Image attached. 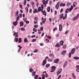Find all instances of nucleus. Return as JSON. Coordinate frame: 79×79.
I'll use <instances>...</instances> for the list:
<instances>
[{
  "instance_id": "obj_1",
  "label": "nucleus",
  "mask_w": 79,
  "mask_h": 79,
  "mask_svg": "<svg viewBox=\"0 0 79 79\" xmlns=\"http://www.w3.org/2000/svg\"><path fill=\"white\" fill-rule=\"evenodd\" d=\"M75 51H76V49H75V48H73L71 50V52H70L69 54V58H71V54L72 55L74 54V52H75Z\"/></svg>"
},
{
  "instance_id": "obj_2",
  "label": "nucleus",
  "mask_w": 79,
  "mask_h": 79,
  "mask_svg": "<svg viewBox=\"0 0 79 79\" xmlns=\"http://www.w3.org/2000/svg\"><path fill=\"white\" fill-rule=\"evenodd\" d=\"M79 14L78 15H77V16L76 17H74L72 19V20L73 21H75L76 19H77L79 18Z\"/></svg>"
},
{
  "instance_id": "obj_3",
  "label": "nucleus",
  "mask_w": 79,
  "mask_h": 79,
  "mask_svg": "<svg viewBox=\"0 0 79 79\" xmlns=\"http://www.w3.org/2000/svg\"><path fill=\"white\" fill-rule=\"evenodd\" d=\"M52 70L51 71L52 73H53V72H54L55 69H56V67L55 66H53L52 67Z\"/></svg>"
},
{
  "instance_id": "obj_4",
  "label": "nucleus",
  "mask_w": 79,
  "mask_h": 79,
  "mask_svg": "<svg viewBox=\"0 0 79 79\" xmlns=\"http://www.w3.org/2000/svg\"><path fill=\"white\" fill-rule=\"evenodd\" d=\"M60 2H59L57 3V4L56 6V8L57 10H58V8H59V6H60Z\"/></svg>"
},
{
  "instance_id": "obj_5",
  "label": "nucleus",
  "mask_w": 79,
  "mask_h": 79,
  "mask_svg": "<svg viewBox=\"0 0 79 79\" xmlns=\"http://www.w3.org/2000/svg\"><path fill=\"white\" fill-rule=\"evenodd\" d=\"M46 63H47V59H45L43 60V64H42V66H44V65H45Z\"/></svg>"
},
{
  "instance_id": "obj_6",
  "label": "nucleus",
  "mask_w": 79,
  "mask_h": 79,
  "mask_svg": "<svg viewBox=\"0 0 79 79\" xmlns=\"http://www.w3.org/2000/svg\"><path fill=\"white\" fill-rule=\"evenodd\" d=\"M42 20L43 23L44 24H45V21H46V19H45V18H44V17H42Z\"/></svg>"
},
{
  "instance_id": "obj_7",
  "label": "nucleus",
  "mask_w": 79,
  "mask_h": 79,
  "mask_svg": "<svg viewBox=\"0 0 79 79\" xmlns=\"http://www.w3.org/2000/svg\"><path fill=\"white\" fill-rule=\"evenodd\" d=\"M71 10L70 9H66V10H65V13L66 14H67V13H68L70 12V11H71Z\"/></svg>"
},
{
  "instance_id": "obj_8",
  "label": "nucleus",
  "mask_w": 79,
  "mask_h": 79,
  "mask_svg": "<svg viewBox=\"0 0 79 79\" xmlns=\"http://www.w3.org/2000/svg\"><path fill=\"white\" fill-rule=\"evenodd\" d=\"M59 27L60 31H61L62 30V25H61V24H60L59 25Z\"/></svg>"
},
{
  "instance_id": "obj_9",
  "label": "nucleus",
  "mask_w": 79,
  "mask_h": 79,
  "mask_svg": "<svg viewBox=\"0 0 79 79\" xmlns=\"http://www.w3.org/2000/svg\"><path fill=\"white\" fill-rule=\"evenodd\" d=\"M58 61H59V59H56L54 60V63H58Z\"/></svg>"
},
{
  "instance_id": "obj_10",
  "label": "nucleus",
  "mask_w": 79,
  "mask_h": 79,
  "mask_svg": "<svg viewBox=\"0 0 79 79\" xmlns=\"http://www.w3.org/2000/svg\"><path fill=\"white\" fill-rule=\"evenodd\" d=\"M42 2L43 3V4L44 5V6L45 7L46 6V1L45 0H43Z\"/></svg>"
},
{
  "instance_id": "obj_11",
  "label": "nucleus",
  "mask_w": 79,
  "mask_h": 79,
  "mask_svg": "<svg viewBox=\"0 0 79 79\" xmlns=\"http://www.w3.org/2000/svg\"><path fill=\"white\" fill-rule=\"evenodd\" d=\"M18 47H19V48L18 51V53H19V52H20V51L21 50V49L22 48V47H21V46L20 45H18Z\"/></svg>"
},
{
  "instance_id": "obj_12",
  "label": "nucleus",
  "mask_w": 79,
  "mask_h": 79,
  "mask_svg": "<svg viewBox=\"0 0 79 79\" xmlns=\"http://www.w3.org/2000/svg\"><path fill=\"white\" fill-rule=\"evenodd\" d=\"M13 24L15 26H17V24H18V22L16 21L14 22L13 23Z\"/></svg>"
},
{
  "instance_id": "obj_13",
  "label": "nucleus",
  "mask_w": 79,
  "mask_h": 79,
  "mask_svg": "<svg viewBox=\"0 0 79 79\" xmlns=\"http://www.w3.org/2000/svg\"><path fill=\"white\" fill-rule=\"evenodd\" d=\"M49 56L52 58H54L55 57V55L52 54H50L49 55Z\"/></svg>"
},
{
  "instance_id": "obj_14",
  "label": "nucleus",
  "mask_w": 79,
  "mask_h": 79,
  "mask_svg": "<svg viewBox=\"0 0 79 79\" xmlns=\"http://www.w3.org/2000/svg\"><path fill=\"white\" fill-rule=\"evenodd\" d=\"M66 51H63L61 53V55H65L66 54Z\"/></svg>"
},
{
  "instance_id": "obj_15",
  "label": "nucleus",
  "mask_w": 79,
  "mask_h": 79,
  "mask_svg": "<svg viewBox=\"0 0 79 79\" xmlns=\"http://www.w3.org/2000/svg\"><path fill=\"white\" fill-rule=\"evenodd\" d=\"M63 17V14H62L60 16L59 19L61 20V19H62V18Z\"/></svg>"
},
{
  "instance_id": "obj_16",
  "label": "nucleus",
  "mask_w": 79,
  "mask_h": 79,
  "mask_svg": "<svg viewBox=\"0 0 79 79\" xmlns=\"http://www.w3.org/2000/svg\"><path fill=\"white\" fill-rule=\"evenodd\" d=\"M47 13H46V11L45 10H44L43 12V14L44 15H45V16H47V15L46 14Z\"/></svg>"
},
{
  "instance_id": "obj_17",
  "label": "nucleus",
  "mask_w": 79,
  "mask_h": 79,
  "mask_svg": "<svg viewBox=\"0 0 79 79\" xmlns=\"http://www.w3.org/2000/svg\"><path fill=\"white\" fill-rule=\"evenodd\" d=\"M67 64H68V61H65L64 65V68L66 67V66L67 65Z\"/></svg>"
},
{
  "instance_id": "obj_18",
  "label": "nucleus",
  "mask_w": 79,
  "mask_h": 79,
  "mask_svg": "<svg viewBox=\"0 0 79 79\" xmlns=\"http://www.w3.org/2000/svg\"><path fill=\"white\" fill-rule=\"evenodd\" d=\"M35 73H36V72L33 71L32 72V73L31 74L32 76L34 77V76H35Z\"/></svg>"
},
{
  "instance_id": "obj_19",
  "label": "nucleus",
  "mask_w": 79,
  "mask_h": 79,
  "mask_svg": "<svg viewBox=\"0 0 79 79\" xmlns=\"http://www.w3.org/2000/svg\"><path fill=\"white\" fill-rule=\"evenodd\" d=\"M20 26H24V23H23V22H20Z\"/></svg>"
},
{
  "instance_id": "obj_20",
  "label": "nucleus",
  "mask_w": 79,
  "mask_h": 79,
  "mask_svg": "<svg viewBox=\"0 0 79 79\" xmlns=\"http://www.w3.org/2000/svg\"><path fill=\"white\" fill-rule=\"evenodd\" d=\"M38 11H37V10L36 9H35L33 11V13H38Z\"/></svg>"
},
{
  "instance_id": "obj_21",
  "label": "nucleus",
  "mask_w": 79,
  "mask_h": 79,
  "mask_svg": "<svg viewBox=\"0 0 79 79\" xmlns=\"http://www.w3.org/2000/svg\"><path fill=\"white\" fill-rule=\"evenodd\" d=\"M18 42L19 43H21L22 42V39L21 38H20L19 39Z\"/></svg>"
},
{
  "instance_id": "obj_22",
  "label": "nucleus",
  "mask_w": 79,
  "mask_h": 79,
  "mask_svg": "<svg viewBox=\"0 0 79 79\" xmlns=\"http://www.w3.org/2000/svg\"><path fill=\"white\" fill-rule=\"evenodd\" d=\"M67 17V14H66L65 15V16L63 17L62 18L63 19H65Z\"/></svg>"
},
{
  "instance_id": "obj_23",
  "label": "nucleus",
  "mask_w": 79,
  "mask_h": 79,
  "mask_svg": "<svg viewBox=\"0 0 79 79\" xmlns=\"http://www.w3.org/2000/svg\"><path fill=\"white\" fill-rule=\"evenodd\" d=\"M47 10L48 12H50V7H48L47 9Z\"/></svg>"
},
{
  "instance_id": "obj_24",
  "label": "nucleus",
  "mask_w": 79,
  "mask_h": 79,
  "mask_svg": "<svg viewBox=\"0 0 79 79\" xmlns=\"http://www.w3.org/2000/svg\"><path fill=\"white\" fill-rule=\"evenodd\" d=\"M24 42L25 43L28 42V40L27 39V38H25L24 39Z\"/></svg>"
},
{
  "instance_id": "obj_25",
  "label": "nucleus",
  "mask_w": 79,
  "mask_h": 79,
  "mask_svg": "<svg viewBox=\"0 0 79 79\" xmlns=\"http://www.w3.org/2000/svg\"><path fill=\"white\" fill-rule=\"evenodd\" d=\"M63 43H64V41H60V44L61 45H63Z\"/></svg>"
},
{
  "instance_id": "obj_26",
  "label": "nucleus",
  "mask_w": 79,
  "mask_h": 79,
  "mask_svg": "<svg viewBox=\"0 0 79 79\" xmlns=\"http://www.w3.org/2000/svg\"><path fill=\"white\" fill-rule=\"evenodd\" d=\"M41 11V7H39L38 8V12H39V11Z\"/></svg>"
},
{
  "instance_id": "obj_27",
  "label": "nucleus",
  "mask_w": 79,
  "mask_h": 79,
  "mask_svg": "<svg viewBox=\"0 0 79 79\" xmlns=\"http://www.w3.org/2000/svg\"><path fill=\"white\" fill-rule=\"evenodd\" d=\"M74 59L75 60H79V57L77 56H75L74 57Z\"/></svg>"
},
{
  "instance_id": "obj_28",
  "label": "nucleus",
  "mask_w": 79,
  "mask_h": 79,
  "mask_svg": "<svg viewBox=\"0 0 79 79\" xmlns=\"http://www.w3.org/2000/svg\"><path fill=\"white\" fill-rule=\"evenodd\" d=\"M76 4H77V2H74L73 3V6H74V7L76 6Z\"/></svg>"
},
{
  "instance_id": "obj_29",
  "label": "nucleus",
  "mask_w": 79,
  "mask_h": 79,
  "mask_svg": "<svg viewBox=\"0 0 79 79\" xmlns=\"http://www.w3.org/2000/svg\"><path fill=\"white\" fill-rule=\"evenodd\" d=\"M18 16V10H17L15 13V16Z\"/></svg>"
},
{
  "instance_id": "obj_30",
  "label": "nucleus",
  "mask_w": 79,
  "mask_h": 79,
  "mask_svg": "<svg viewBox=\"0 0 79 79\" xmlns=\"http://www.w3.org/2000/svg\"><path fill=\"white\" fill-rule=\"evenodd\" d=\"M39 77V76L38 75H36L34 77V79H37V78Z\"/></svg>"
},
{
  "instance_id": "obj_31",
  "label": "nucleus",
  "mask_w": 79,
  "mask_h": 79,
  "mask_svg": "<svg viewBox=\"0 0 79 79\" xmlns=\"http://www.w3.org/2000/svg\"><path fill=\"white\" fill-rule=\"evenodd\" d=\"M29 71L30 73H32L33 71V69L32 68H30L29 69Z\"/></svg>"
},
{
  "instance_id": "obj_32",
  "label": "nucleus",
  "mask_w": 79,
  "mask_h": 79,
  "mask_svg": "<svg viewBox=\"0 0 79 79\" xmlns=\"http://www.w3.org/2000/svg\"><path fill=\"white\" fill-rule=\"evenodd\" d=\"M33 30L34 31V32H37V30L35 28H34L33 29Z\"/></svg>"
},
{
  "instance_id": "obj_33",
  "label": "nucleus",
  "mask_w": 79,
  "mask_h": 79,
  "mask_svg": "<svg viewBox=\"0 0 79 79\" xmlns=\"http://www.w3.org/2000/svg\"><path fill=\"white\" fill-rule=\"evenodd\" d=\"M22 14H20L19 15V16H19V18H21L22 17Z\"/></svg>"
},
{
  "instance_id": "obj_34",
  "label": "nucleus",
  "mask_w": 79,
  "mask_h": 79,
  "mask_svg": "<svg viewBox=\"0 0 79 79\" xmlns=\"http://www.w3.org/2000/svg\"><path fill=\"white\" fill-rule=\"evenodd\" d=\"M45 74H42V76L43 77H42V79H45Z\"/></svg>"
},
{
  "instance_id": "obj_35",
  "label": "nucleus",
  "mask_w": 79,
  "mask_h": 79,
  "mask_svg": "<svg viewBox=\"0 0 79 79\" xmlns=\"http://www.w3.org/2000/svg\"><path fill=\"white\" fill-rule=\"evenodd\" d=\"M44 28L43 27H41L40 28V31H43Z\"/></svg>"
},
{
  "instance_id": "obj_36",
  "label": "nucleus",
  "mask_w": 79,
  "mask_h": 79,
  "mask_svg": "<svg viewBox=\"0 0 79 79\" xmlns=\"http://www.w3.org/2000/svg\"><path fill=\"white\" fill-rule=\"evenodd\" d=\"M48 61H51V62H52V61H53V60H52V59H48Z\"/></svg>"
},
{
  "instance_id": "obj_37",
  "label": "nucleus",
  "mask_w": 79,
  "mask_h": 79,
  "mask_svg": "<svg viewBox=\"0 0 79 79\" xmlns=\"http://www.w3.org/2000/svg\"><path fill=\"white\" fill-rule=\"evenodd\" d=\"M50 64H47L46 65V68H48V67H49V66H50Z\"/></svg>"
},
{
  "instance_id": "obj_38",
  "label": "nucleus",
  "mask_w": 79,
  "mask_h": 79,
  "mask_svg": "<svg viewBox=\"0 0 79 79\" xmlns=\"http://www.w3.org/2000/svg\"><path fill=\"white\" fill-rule=\"evenodd\" d=\"M70 4H71V3L69 2L67 4V6H69Z\"/></svg>"
},
{
  "instance_id": "obj_39",
  "label": "nucleus",
  "mask_w": 79,
  "mask_h": 79,
  "mask_svg": "<svg viewBox=\"0 0 79 79\" xmlns=\"http://www.w3.org/2000/svg\"><path fill=\"white\" fill-rule=\"evenodd\" d=\"M60 44H57L56 45H55L56 47H60Z\"/></svg>"
},
{
  "instance_id": "obj_40",
  "label": "nucleus",
  "mask_w": 79,
  "mask_h": 79,
  "mask_svg": "<svg viewBox=\"0 0 79 79\" xmlns=\"http://www.w3.org/2000/svg\"><path fill=\"white\" fill-rule=\"evenodd\" d=\"M26 0H24V3H23L24 5H26Z\"/></svg>"
},
{
  "instance_id": "obj_41",
  "label": "nucleus",
  "mask_w": 79,
  "mask_h": 79,
  "mask_svg": "<svg viewBox=\"0 0 79 79\" xmlns=\"http://www.w3.org/2000/svg\"><path fill=\"white\" fill-rule=\"evenodd\" d=\"M34 52V53H37V52H38V50L35 49V50Z\"/></svg>"
},
{
  "instance_id": "obj_42",
  "label": "nucleus",
  "mask_w": 79,
  "mask_h": 79,
  "mask_svg": "<svg viewBox=\"0 0 79 79\" xmlns=\"http://www.w3.org/2000/svg\"><path fill=\"white\" fill-rule=\"evenodd\" d=\"M35 21H37V20H38V18H37V17H35Z\"/></svg>"
},
{
  "instance_id": "obj_43",
  "label": "nucleus",
  "mask_w": 79,
  "mask_h": 79,
  "mask_svg": "<svg viewBox=\"0 0 79 79\" xmlns=\"http://www.w3.org/2000/svg\"><path fill=\"white\" fill-rule=\"evenodd\" d=\"M17 19H16V21H18V20H19V16H17L16 18Z\"/></svg>"
},
{
  "instance_id": "obj_44",
  "label": "nucleus",
  "mask_w": 79,
  "mask_h": 79,
  "mask_svg": "<svg viewBox=\"0 0 79 79\" xmlns=\"http://www.w3.org/2000/svg\"><path fill=\"white\" fill-rule=\"evenodd\" d=\"M25 9L27 13H28V8L27 7H26Z\"/></svg>"
},
{
  "instance_id": "obj_45",
  "label": "nucleus",
  "mask_w": 79,
  "mask_h": 79,
  "mask_svg": "<svg viewBox=\"0 0 79 79\" xmlns=\"http://www.w3.org/2000/svg\"><path fill=\"white\" fill-rule=\"evenodd\" d=\"M66 47V45L65 44L63 45V48H65Z\"/></svg>"
},
{
  "instance_id": "obj_46",
  "label": "nucleus",
  "mask_w": 79,
  "mask_h": 79,
  "mask_svg": "<svg viewBox=\"0 0 79 79\" xmlns=\"http://www.w3.org/2000/svg\"><path fill=\"white\" fill-rule=\"evenodd\" d=\"M15 42H17L18 41V38H15Z\"/></svg>"
},
{
  "instance_id": "obj_47",
  "label": "nucleus",
  "mask_w": 79,
  "mask_h": 79,
  "mask_svg": "<svg viewBox=\"0 0 79 79\" xmlns=\"http://www.w3.org/2000/svg\"><path fill=\"white\" fill-rule=\"evenodd\" d=\"M36 39H33L31 41L32 42H35L36 41Z\"/></svg>"
},
{
  "instance_id": "obj_48",
  "label": "nucleus",
  "mask_w": 79,
  "mask_h": 79,
  "mask_svg": "<svg viewBox=\"0 0 79 79\" xmlns=\"http://www.w3.org/2000/svg\"><path fill=\"white\" fill-rule=\"evenodd\" d=\"M34 27H35V28H37V27H38V25H35Z\"/></svg>"
},
{
  "instance_id": "obj_49",
  "label": "nucleus",
  "mask_w": 79,
  "mask_h": 79,
  "mask_svg": "<svg viewBox=\"0 0 79 79\" xmlns=\"http://www.w3.org/2000/svg\"><path fill=\"white\" fill-rule=\"evenodd\" d=\"M21 31H25V29L24 28H21Z\"/></svg>"
},
{
  "instance_id": "obj_50",
  "label": "nucleus",
  "mask_w": 79,
  "mask_h": 79,
  "mask_svg": "<svg viewBox=\"0 0 79 79\" xmlns=\"http://www.w3.org/2000/svg\"><path fill=\"white\" fill-rule=\"evenodd\" d=\"M31 5L33 6H34L35 5V4H34V2H31Z\"/></svg>"
},
{
  "instance_id": "obj_51",
  "label": "nucleus",
  "mask_w": 79,
  "mask_h": 79,
  "mask_svg": "<svg viewBox=\"0 0 79 79\" xmlns=\"http://www.w3.org/2000/svg\"><path fill=\"white\" fill-rule=\"evenodd\" d=\"M23 20L24 21H26L27 20V18H24V19H23Z\"/></svg>"
},
{
  "instance_id": "obj_52",
  "label": "nucleus",
  "mask_w": 79,
  "mask_h": 79,
  "mask_svg": "<svg viewBox=\"0 0 79 79\" xmlns=\"http://www.w3.org/2000/svg\"><path fill=\"white\" fill-rule=\"evenodd\" d=\"M22 4L20 5L19 6L21 9H23V7H22Z\"/></svg>"
},
{
  "instance_id": "obj_53",
  "label": "nucleus",
  "mask_w": 79,
  "mask_h": 79,
  "mask_svg": "<svg viewBox=\"0 0 79 79\" xmlns=\"http://www.w3.org/2000/svg\"><path fill=\"white\" fill-rule=\"evenodd\" d=\"M48 74L47 73H46L45 74V77H48Z\"/></svg>"
},
{
  "instance_id": "obj_54",
  "label": "nucleus",
  "mask_w": 79,
  "mask_h": 79,
  "mask_svg": "<svg viewBox=\"0 0 79 79\" xmlns=\"http://www.w3.org/2000/svg\"><path fill=\"white\" fill-rule=\"evenodd\" d=\"M61 71H62V69L60 68V69L58 70V71H59L60 73H61Z\"/></svg>"
},
{
  "instance_id": "obj_55",
  "label": "nucleus",
  "mask_w": 79,
  "mask_h": 79,
  "mask_svg": "<svg viewBox=\"0 0 79 79\" xmlns=\"http://www.w3.org/2000/svg\"><path fill=\"white\" fill-rule=\"evenodd\" d=\"M48 38L49 39H51L52 37H51V36H48Z\"/></svg>"
},
{
  "instance_id": "obj_56",
  "label": "nucleus",
  "mask_w": 79,
  "mask_h": 79,
  "mask_svg": "<svg viewBox=\"0 0 79 79\" xmlns=\"http://www.w3.org/2000/svg\"><path fill=\"white\" fill-rule=\"evenodd\" d=\"M56 30H57V28H55L53 29V31H55Z\"/></svg>"
},
{
  "instance_id": "obj_57",
  "label": "nucleus",
  "mask_w": 79,
  "mask_h": 79,
  "mask_svg": "<svg viewBox=\"0 0 79 79\" xmlns=\"http://www.w3.org/2000/svg\"><path fill=\"white\" fill-rule=\"evenodd\" d=\"M73 9V6H71V8L70 9V10H71V11Z\"/></svg>"
},
{
  "instance_id": "obj_58",
  "label": "nucleus",
  "mask_w": 79,
  "mask_h": 79,
  "mask_svg": "<svg viewBox=\"0 0 79 79\" xmlns=\"http://www.w3.org/2000/svg\"><path fill=\"white\" fill-rule=\"evenodd\" d=\"M30 13H32V9H30L29 11Z\"/></svg>"
},
{
  "instance_id": "obj_59",
  "label": "nucleus",
  "mask_w": 79,
  "mask_h": 79,
  "mask_svg": "<svg viewBox=\"0 0 79 79\" xmlns=\"http://www.w3.org/2000/svg\"><path fill=\"white\" fill-rule=\"evenodd\" d=\"M31 38H33V37H35V35H33L31 36Z\"/></svg>"
},
{
  "instance_id": "obj_60",
  "label": "nucleus",
  "mask_w": 79,
  "mask_h": 79,
  "mask_svg": "<svg viewBox=\"0 0 79 79\" xmlns=\"http://www.w3.org/2000/svg\"><path fill=\"white\" fill-rule=\"evenodd\" d=\"M77 72H79V69H77L76 70Z\"/></svg>"
},
{
  "instance_id": "obj_61",
  "label": "nucleus",
  "mask_w": 79,
  "mask_h": 79,
  "mask_svg": "<svg viewBox=\"0 0 79 79\" xmlns=\"http://www.w3.org/2000/svg\"><path fill=\"white\" fill-rule=\"evenodd\" d=\"M76 68H79V65H77L76 67Z\"/></svg>"
},
{
  "instance_id": "obj_62",
  "label": "nucleus",
  "mask_w": 79,
  "mask_h": 79,
  "mask_svg": "<svg viewBox=\"0 0 79 79\" xmlns=\"http://www.w3.org/2000/svg\"><path fill=\"white\" fill-rule=\"evenodd\" d=\"M63 8H62V9H61V10H60V13H62V11H63Z\"/></svg>"
},
{
  "instance_id": "obj_63",
  "label": "nucleus",
  "mask_w": 79,
  "mask_h": 79,
  "mask_svg": "<svg viewBox=\"0 0 79 79\" xmlns=\"http://www.w3.org/2000/svg\"><path fill=\"white\" fill-rule=\"evenodd\" d=\"M26 24H28V23H29V21H26Z\"/></svg>"
},
{
  "instance_id": "obj_64",
  "label": "nucleus",
  "mask_w": 79,
  "mask_h": 79,
  "mask_svg": "<svg viewBox=\"0 0 79 79\" xmlns=\"http://www.w3.org/2000/svg\"><path fill=\"white\" fill-rule=\"evenodd\" d=\"M61 73H60V72L59 71H58V72H57V74H60Z\"/></svg>"
}]
</instances>
